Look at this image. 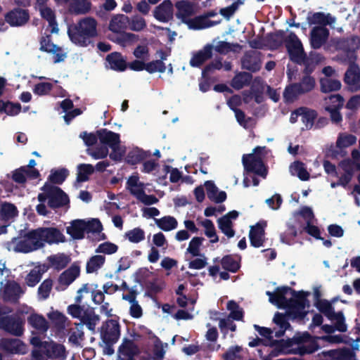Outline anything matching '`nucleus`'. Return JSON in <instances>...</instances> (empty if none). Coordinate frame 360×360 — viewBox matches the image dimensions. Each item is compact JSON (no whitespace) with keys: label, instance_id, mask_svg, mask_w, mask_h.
<instances>
[{"label":"nucleus","instance_id":"nucleus-1","mask_svg":"<svg viewBox=\"0 0 360 360\" xmlns=\"http://www.w3.org/2000/svg\"><path fill=\"white\" fill-rule=\"evenodd\" d=\"M98 22L93 17H84L68 25V35L75 44L86 47L98 37Z\"/></svg>","mask_w":360,"mask_h":360},{"label":"nucleus","instance_id":"nucleus-2","mask_svg":"<svg viewBox=\"0 0 360 360\" xmlns=\"http://www.w3.org/2000/svg\"><path fill=\"white\" fill-rule=\"evenodd\" d=\"M121 326L117 320L108 319L100 329L101 338L104 344L103 353L108 355L114 354L113 345L119 340Z\"/></svg>","mask_w":360,"mask_h":360},{"label":"nucleus","instance_id":"nucleus-3","mask_svg":"<svg viewBox=\"0 0 360 360\" xmlns=\"http://www.w3.org/2000/svg\"><path fill=\"white\" fill-rule=\"evenodd\" d=\"M12 243H15L13 250L16 252L29 253L44 248L40 228L28 231L20 240L13 238Z\"/></svg>","mask_w":360,"mask_h":360},{"label":"nucleus","instance_id":"nucleus-4","mask_svg":"<svg viewBox=\"0 0 360 360\" xmlns=\"http://www.w3.org/2000/svg\"><path fill=\"white\" fill-rule=\"evenodd\" d=\"M290 294L292 297L288 300V315L291 319H303L307 314V311H304V309L310 306L307 299L310 293L304 290L296 291L292 289Z\"/></svg>","mask_w":360,"mask_h":360},{"label":"nucleus","instance_id":"nucleus-5","mask_svg":"<svg viewBox=\"0 0 360 360\" xmlns=\"http://www.w3.org/2000/svg\"><path fill=\"white\" fill-rule=\"evenodd\" d=\"M335 48L342 52L338 56L341 60L347 63H354L357 58L356 51L360 48V37L340 39L335 43Z\"/></svg>","mask_w":360,"mask_h":360},{"label":"nucleus","instance_id":"nucleus-6","mask_svg":"<svg viewBox=\"0 0 360 360\" xmlns=\"http://www.w3.org/2000/svg\"><path fill=\"white\" fill-rule=\"evenodd\" d=\"M285 46L287 49L290 60L301 65L307 59V53L304 52L302 44L297 34L291 32L285 39Z\"/></svg>","mask_w":360,"mask_h":360},{"label":"nucleus","instance_id":"nucleus-7","mask_svg":"<svg viewBox=\"0 0 360 360\" xmlns=\"http://www.w3.org/2000/svg\"><path fill=\"white\" fill-rule=\"evenodd\" d=\"M345 99L339 94H331L323 99V108L330 114V120L333 124H339L342 121L340 110L343 108Z\"/></svg>","mask_w":360,"mask_h":360},{"label":"nucleus","instance_id":"nucleus-8","mask_svg":"<svg viewBox=\"0 0 360 360\" xmlns=\"http://www.w3.org/2000/svg\"><path fill=\"white\" fill-rule=\"evenodd\" d=\"M244 170L248 174H254L265 179L268 174L267 167L259 155L244 154L242 157Z\"/></svg>","mask_w":360,"mask_h":360},{"label":"nucleus","instance_id":"nucleus-9","mask_svg":"<svg viewBox=\"0 0 360 360\" xmlns=\"http://www.w3.org/2000/svg\"><path fill=\"white\" fill-rule=\"evenodd\" d=\"M24 323L25 321L18 315H9L0 318V328L17 337L23 334Z\"/></svg>","mask_w":360,"mask_h":360},{"label":"nucleus","instance_id":"nucleus-10","mask_svg":"<svg viewBox=\"0 0 360 360\" xmlns=\"http://www.w3.org/2000/svg\"><path fill=\"white\" fill-rule=\"evenodd\" d=\"M47 203L50 208L56 210L69 205L70 199L68 195L60 187L51 184Z\"/></svg>","mask_w":360,"mask_h":360},{"label":"nucleus","instance_id":"nucleus-11","mask_svg":"<svg viewBox=\"0 0 360 360\" xmlns=\"http://www.w3.org/2000/svg\"><path fill=\"white\" fill-rule=\"evenodd\" d=\"M266 222L259 221L251 226L249 231V239L251 246L258 248L264 245L265 238V227Z\"/></svg>","mask_w":360,"mask_h":360},{"label":"nucleus","instance_id":"nucleus-12","mask_svg":"<svg viewBox=\"0 0 360 360\" xmlns=\"http://www.w3.org/2000/svg\"><path fill=\"white\" fill-rule=\"evenodd\" d=\"M30 19L28 10L15 8L5 15V20L11 27H20L26 24Z\"/></svg>","mask_w":360,"mask_h":360},{"label":"nucleus","instance_id":"nucleus-13","mask_svg":"<svg viewBox=\"0 0 360 360\" xmlns=\"http://www.w3.org/2000/svg\"><path fill=\"white\" fill-rule=\"evenodd\" d=\"M24 293L20 285L15 281H8L3 290V299L5 302L13 304L18 302L20 295Z\"/></svg>","mask_w":360,"mask_h":360},{"label":"nucleus","instance_id":"nucleus-14","mask_svg":"<svg viewBox=\"0 0 360 360\" xmlns=\"http://www.w3.org/2000/svg\"><path fill=\"white\" fill-rule=\"evenodd\" d=\"M41 240L44 243L49 245L58 244L66 241L63 233L56 227H40Z\"/></svg>","mask_w":360,"mask_h":360},{"label":"nucleus","instance_id":"nucleus-15","mask_svg":"<svg viewBox=\"0 0 360 360\" xmlns=\"http://www.w3.org/2000/svg\"><path fill=\"white\" fill-rule=\"evenodd\" d=\"M154 18L162 22H167L173 19L174 8L171 0H164L155 7L153 11Z\"/></svg>","mask_w":360,"mask_h":360},{"label":"nucleus","instance_id":"nucleus-16","mask_svg":"<svg viewBox=\"0 0 360 360\" xmlns=\"http://www.w3.org/2000/svg\"><path fill=\"white\" fill-rule=\"evenodd\" d=\"M349 64V67L345 74L344 82L351 91H357L360 90V68L355 63Z\"/></svg>","mask_w":360,"mask_h":360},{"label":"nucleus","instance_id":"nucleus-17","mask_svg":"<svg viewBox=\"0 0 360 360\" xmlns=\"http://www.w3.org/2000/svg\"><path fill=\"white\" fill-rule=\"evenodd\" d=\"M0 347L5 352L9 354L26 353V345L19 339L16 338H2L0 342Z\"/></svg>","mask_w":360,"mask_h":360},{"label":"nucleus","instance_id":"nucleus-18","mask_svg":"<svg viewBox=\"0 0 360 360\" xmlns=\"http://www.w3.org/2000/svg\"><path fill=\"white\" fill-rule=\"evenodd\" d=\"M329 30L323 26H315L310 32V44L314 49H320L328 40Z\"/></svg>","mask_w":360,"mask_h":360},{"label":"nucleus","instance_id":"nucleus-19","mask_svg":"<svg viewBox=\"0 0 360 360\" xmlns=\"http://www.w3.org/2000/svg\"><path fill=\"white\" fill-rule=\"evenodd\" d=\"M139 354V348L132 340L124 338L118 348L120 360H136L134 356Z\"/></svg>","mask_w":360,"mask_h":360},{"label":"nucleus","instance_id":"nucleus-20","mask_svg":"<svg viewBox=\"0 0 360 360\" xmlns=\"http://www.w3.org/2000/svg\"><path fill=\"white\" fill-rule=\"evenodd\" d=\"M42 352L49 359L65 360L66 358L65 346L54 342H44Z\"/></svg>","mask_w":360,"mask_h":360},{"label":"nucleus","instance_id":"nucleus-21","mask_svg":"<svg viewBox=\"0 0 360 360\" xmlns=\"http://www.w3.org/2000/svg\"><path fill=\"white\" fill-rule=\"evenodd\" d=\"M80 274V268L77 264L71 265L68 269L65 270L58 277V281L60 285L64 288L61 290L65 289L69 286L79 276ZM56 290H60L59 287H56Z\"/></svg>","mask_w":360,"mask_h":360},{"label":"nucleus","instance_id":"nucleus-22","mask_svg":"<svg viewBox=\"0 0 360 360\" xmlns=\"http://www.w3.org/2000/svg\"><path fill=\"white\" fill-rule=\"evenodd\" d=\"M214 46L207 44L202 49L194 53L190 60V65L193 68L200 67L205 61L212 57Z\"/></svg>","mask_w":360,"mask_h":360},{"label":"nucleus","instance_id":"nucleus-23","mask_svg":"<svg viewBox=\"0 0 360 360\" xmlns=\"http://www.w3.org/2000/svg\"><path fill=\"white\" fill-rule=\"evenodd\" d=\"M259 54L255 52L245 53L241 59L242 68L252 72H258L261 69L262 65Z\"/></svg>","mask_w":360,"mask_h":360},{"label":"nucleus","instance_id":"nucleus-24","mask_svg":"<svg viewBox=\"0 0 360 360\" xmlns=\"http://www.w3.org/2000/svg\"><path fill=\"white\" fill-rule=\"evenodd\" d=\"M315 307L318 310L324 314L329 320L333 321V318H339L342 319L343 312L340 311L335 312L332 303L327 300H318L315 302Z\"/></svg>","mask_w":360,"mask_h":360},{"label":"nucleus","instance_id":"nucleus-25","mask_svg":"<svg viewBox=\"0 0 360 360\" xmlns=\"http://www.w3.org/2000/svg\"><path fill=\"white\" fill-rule=\"evenodd\" d=\"M97 136L101 143L108 146L110 148L120 145V136L117 133L103 128L97 130Z\"/></svg>","mask_w":360,"mask_h":360},{"label":"nucleus","instance_id":"nucleus-26","mask_svg":"<svg viewBox=\"0 0 360 360\" xmlns=\"http://www.w3.org/2000/svg\"><path fill=\"white\" fill-rule=\"evenodd\" d=\"M79 319L81 321L79 323L82 324V327H84V325H86L89 330L94 331L100 317L95 314L93 307H87L84 308L82 316Z\"/></svg>","mask_w":360,"mask_h":360},{"label":"nucleus","instance_id":"nucleus-27","mask_svg":"<svg viewBox=\"0 0 360 360\" xmlns=\"http://www.w3.org/2000/svg\"><path fill=\"white\" fill-rule=\"evenodd\" d=\"M66 232L73 240H82L86 233L84 219H75L66 228Z\"/></svg>","mask_w":360,"mask_h":360},{"label":"nucleus","instance_id":"nucleus-28","mask_svg":"<svg viewBox=\"0 0 360 360\" xmlns=\"http://www.w3.org/2000/svg\"><path fill=\"white\" fill-rule=\"evenodd\" d=\"M108 67L117 72H123L127 68V63L120 52H112L106 56Z\"/></svg>","mask_w":360,"mask_h":360},{"label":"nucleus","instance_id":"nucleus-29","mask_svg":"<svg viewBox=\"0 0 360 360\" xmlns=\"http://www.w3.org/2000/svg\"><path fill=\"white\" fill-rule=\"evenodd\" d=\"M205 186L207 198L215 203H221L226 200L227 195L225 191H219L218 188L212 181H206Z\"/></svg>","mask_w":360,"mask_h":360},{"label":"nucleus","instance_id":"nucleus-30","mask_svg":"<svg viewBox=\"0 0 360 360\" xmlns=\"http://www.w3.org/2000/svg\"><path fill=\"white\" fill-rule=\"evenodd\" d=\"M177 9L176 16L177 18L181 19L184 23H186L189 20L188 17L194 14V8L191 3L187 1L181 0L175 4Z\"/></svg>","mask_w":360,"mask_h":360},{"label":"nucleus","instance_id":"nucleus-31","mask_svg":"<svg viewBox=\"0 0 360 360\" xmlns=\"http://www.w3.org/2000/svg\"><path fill=\"white\" fill-rule=\"evenodd\" d=\"M18 215V210L14 204L8 202L0 204V221L11 223Z\"/></svg>","mask_w":360,"mask_h":360},{"label":"nucleus","instance_id":"nucleus-32","mask_svg":"<svg viewBox=\"0 0 360 360\" xmlns=\"http://www.w3.org/2000/svg\"><path fill=\"white\" fill-rule=\"evenodd\" d=\"M218 23H219V21L207 20L202 14L193 18H190L187 20L186 24L188 25L189 29L199 30L214 26Z\"/></svg>","mask_w":360,"mask_h":360},{"label":"nucleus","instance_id":"nucleus-33","mask_svg":"<svg viewBox=\"0 0 360 360\" xmlns=\"http://www.w3.org/2000/svg\"><path fill=\"white\" fill-rule=\"evenodd\" d=\"M307 21L309 25H319V26L326 27V25L333 24L335 22V18L330 13L325 14L323 12H316L307 17Z\"/></svg>","mask_w":360,"mask_h":360},{"label":"nucleus","instance_id":"nucleus-34","mask_svg":"<svg viewBox=\"0 0 360 360\" xmlns=\"http://www.w3.org/2000/svg\"><path fill=\"white\" fill-rule=\"evenodd\" d=\"M312 336L308 332L297 333L292 338L288 339L285 342V345L284 340H273L272 345H281V346L285 347H291L293 345H301L304 343H307L310 340H311Z\"/></svg>","mask_w":360,"mask_h":360},{"label":"nucleus","instance_id":"nucleus-35","mask_svg":"<svg viewBox=\"0 0 360 360\" xmlns=\"http://www.w3.org/2000/svg\"><path fill=\"white\" fill-rule=\"evenodd\" d=\"M27 323L33 328L41 333H46L49 328V323L46 319L42 315L38 314H31L27 318Z\"/></svg>","mask_w":360,"mask_h":360},{"label":"nucleus","instance_id":"nucleus-36","mask_svg":"<svg viewBox=\"0 0 360 360\" xmlns=\"http://www.w3.org/2000/svg\"><path fill=\"white\" fill-rule=\"evenodd\" d=\"M292 288L289 286L283 285L277 287L275 289V300L274 304L281 309H287L288 304V300L285 295L290 292L291 293Z\"/></svg>","mask_w":360,"mask_h":360},{"label":"nucleus","instance_id":"nucleus-37","mask_svg":"<svg viewBox=\"0 0 360 360\" xmlns=\"http://www.w3.org/2000/svg\"><path fill=\"white\" fill-rule=\"evenodd\" d=\"M77 172L75 186H77L76 184L89 181V176L94 172V167L91 164L81 163L77 165Z\"/></svg>","mask_w":360,"mask_h":360},{"label":"nucleus","instance_id":"nucleus-38","mask_svg":"<svg viewBox=\"0 0 360 360\" xmlns=\"http://www.w3.org/2000/svg\"><path fill=\"white\" fill-rule=\"evenodd\" d=\"M285 32L283 30L269 33L266 37V41L271 50L278 49L285 42Z\"/></svg>","mask_w":360,"mask_h":360},{"label":"nucleus","instance_id":"nucleus-39","mask_svg":"<svg viewBox=\"0 0 360 360\" xmlns=\"http://www.w3.org/2000/svg\"><path fill=\"white\" fill-rule=\"evenodd\" d=\"M327 356L330 360H357L354 352L347 348L330 349Z\"/></svg>","mask_w":360,"mask_h":360},{"label":"nucleus","instance_id":"nucleus-40","mask_svg":"<svg viewBox=\"0 0 360 360\" xmlns=\"http://www.w3.org/2000/svg\"><path fill=\"white\" fill-rule=\"evenodd\" d=\"M342 86L340 80L336 79L323 77L320 79V89L323 93H330L340 89Z\"/></svg>","mask_w":360,"mask_h":360},{"label":"nucleus","instance_id":"nucleus-41","mask_svg":"<svg viewBox=\"0 0 360 360\" xmlns=\"http://www.w3.org/2000/svg\"><path fill=\"white\" fill-rule=\"evenodd\" d=\"M252 78V75L250 72H240L237 74L231 81V86L237 90L241 89L245 86L248 85Z\"/></svg>","mask_w":360,"mask_h":360},{"label":"nucleus","instance_id":"nucleus-42","mask_svg":"<svg viewBox=\"0 0 360 360\" xmlns=\"http://www.w3.org/2000/svg\"><path fill=\"white\" fill-rule=\"evenodd\" d=\"M21 108V105L19 103L0 100V113H5L9 116H15L20 112Z\"/></svg>","mask_w":360,"mask_h":360},{"label":"nucleus","instance_id":"nucleus-43","mask_svg":"<svg viewBox=\"0 0 360 360\" xmlns=\"http://www.w3.org/2000/svg\"><path fill=\"white\" fill-rule=\"evenodd\" d=\"M290 172L292 175H297L301 181H307L310 178V174L307 172L305 165L301 161H295L290 167Z\"/></svg>","mask_w":360,"mask_h":360},{"label":"nucleus","instance_id":"nucleus-44","mask_svg":"<svg viewBox=\"0 0 360 360\" xmlns=\"http://www.w3.org/2000/svg\"><path fill=\"white\" fill-rule=\"evenodd\" d=\"M333 321H335L334 326L329 324H324L321 326V329L327 334H331L338 330L342 333L346 332L347 330V324L345 323V316L342 315V319L339 318H333Z\"/></svg>","mask_w":360,"mask_h":360},{"label":"nucleus","instance_id":"nucleus-45","mask_svg":"<svg viewBox=\"0 0 360 360\" xmlns=\"http://www.w3.org/2000/svg\"><path fill=\"white\" fill-rule=\"evenodd\" d=\"M150 155V153L149 152L137 148L128 153L126 157V161L127 163L134 165L142 162Z\"/></svg>","mask_w":360,"mask_h":360},{"label":"nucleus","instance_id":"nucleus-46","mask_svg":"<svg viewBox=\"0 0 360 360\" xmlns=\"http://www.w3.org/2000/svg\"><path fill=\"white\" fill-rule=\"evenodd\" d=\"M303 111L300 112L302 121L304 124L307 129H311L314 125L315 120L317 118L318 113L315 110L309 109L307 107H301Z\"/></svg>","mask_w":360,"mask_h":360},{"label":"nucleus","instance_id":"nucleus-47","mask_svg":"<svg viewBox=\"0 0 360 360\" xmlns=\"http://www.w3.org/2000/svg\"><path fill=\"white\" fill-rule=\"evenodd\" d=\"M157 226L164 231H169L177 227L178 222L174 217L165 216L155 219Z\"/></svg>","mask_w":360,"mask_h":360},{"label":"nucleus","instance_id":"nucleus-48","mask_svg":"<svg viewBox=\"0 0 360 360\" xmlns=\"http://www.w3.org/2000/svg\"><path fill=\"white\" fill-rule=\"evenodd\" d=\"M74 2L70 5V11L75 15L86 14L91 7L89 1H80L79 0H73Z\"/></svg>","mask_w":360,"mask_h":360},{"label":"nucleus","instance_id":"nucleus-49","mask_svg":"<svg viewBox=\"0 0 360 360\" xmlns=\"http://www.w3.org/2000/svg\"><path fill=\"white\" fill-rule=\"evenodd\" d=\"M105 262V256L97 255L92 256L88 260L86 266V271L88 274L94 273L97 271L104 264Z\"/></svg>","mask_w":360,"mask_h":360},{"label":"nucleus","instance_id":"nucleus-50","mask_svg":"<svg viewBox=\"0 0 360 360\" xmlns=\"http://www.w3.org/2000/svg\"><path fill=\"white\" fill-rule=\"evenodd\" d=\"M297 236V231L293 224H288V229L284 232L281 233L280 240L283 243L291 245L295 243V238Z\"/></svg>","mask_w":360,"mask_h":360},{"label":"nucleus","instance_id":"nucleus-51","mask_svg":"<svg viewBox=\"0 0 360 360\" xmlns=\"http://www.w3.org/2000/svg\"><path fill=\"white\" fill-rule=\"evenodd\" d=\"M69 175V171L65 168L51 170L48 180L53 184H62Z\"/></svg>","mask_w":360,"mask_h":360},{"label":"nucleus","instance_id":"nucleus-52","mask_svg":"<svg viewBox=\"0 0 360 360\" xmlns=\"http://www.w3.org/2000/svg\"><path fill=\"white\" fill-rule=\"evenodd\" d=\"M51 265L57 270H61L66 267L70 259L64 254L51 255L48 257Z\"/></svg>","mask_w":360,"mask_h":360},{"label":"nucleus","instance_id":"nucleus-53","mask_svg":"<svg viewBox=\"0 0 360 360\" xmlns=\"http://www.w3.org/2000/svg\"><path fill=\"white\" fill-rule=\"evenodd\" d=\"M221 264L225 271L232 273L237 272L240 267L239 262L231 255L223 257L221 259Z\"/></svg>","mask_w":360,"mask_h":360},{"label":"nucleus","instance_id":"nucleus-54","mask_svg":"<svg viewBox=\"0 0 360 360\" xmlns=\"http://www.w3.org/2000/svg\"><path fill=\"white\" fill-rule=\"evenodd\" d=\"M315 79L310 75H304L300 82L296 83L302 94L308 93L315 87Z\"/></svg>","mask_w":360,"mask_h":360},{"label":"nucleus","instance_id":"nucleus-55","mask_svg":"<svg viewBox=\"0 0 360 360\" xmlns=\"http://www.w3.org/2000/svg\"><path fill=\"white\" fill-rule=\"evenodd\" d=\"M48 316L58 331L65 329L67 318L63 313L56 311L50 313Z\"/></svg>","mask_w":360,"mask_h":360},{"label":"nucleus","instance_id":"nucleus-56","mask_svg":"<svg viewBox=\"0 0 360 360\" xmlns=\"http://www.w3.org/2000/svg\"><path fill=\"white\" fill-rule=\"evenodd\" d=\"M128 17L120 15L113 17L110 21L109 29L114 33H120L121 30L125 27V20Z\"/></svg>","mask_w":360,"mask_h":360},{"label":"nucleus","instance_id":"nucleus-57","mask_svg":"<svg viewBox=\"0 0 360 360\" xmlns=\"http://www.w3.org/2000/svg\"><path fill=\"white\" fill-rule=\"evenodd\" d=\"M218 227L221 231L228 238H232L235 235V231L233 229V223L225 217H220L217 219Z\"/></svg>","mask_w":360,"mask_h":360},{"label":"nucleus","instance_id":"nucleus-58","mask_svg":"<svg viewBox=\"0 0 360 360\" xmlns=\"http://www.w3.org/2000/svg\"><path fill=\"white\" fill-rule=\"evenodd\" d=\"M356 141V137L352 134H340L336 141V146L340 150L354 145Z\"/></svg>","mask_w":360,"mask_h":360},{"label":"nucleus","instance_id":"nucleus-59","mask_svg":"<svg viewBox=\"0 0 360 360\" xmlns=\"http://www.w3.org/2000/svg\"><path fill=\"white\" fill-rule=\"evenodd\" d=\"M44 271L39 268L32 269L25 277V283L30 287L35 286L41 280Z\"/></svg>","mask_w":360,"mask_h":360},{"label":"nucleus","instance_id":"nucleus-60","mask_svg":"<svg viewBox=\"0 0 360 360\" xmlns=\"http://www.w3.org/2000/svg\"><path fill=\"white\" fill-rule=\"evenodd\" d=\"M300 95H302V94L300 92L296 83L286 86L283 92V98L286 102H293Z\"/></svg>","mask_w":360,"mask_h":360},{"label":"nucleus","instance_id":"nucleus-61","mask_svg":"<svg viewBox=\"0 0 360 360\" xmlns=\"http://www.w3.org/2000/svg\"><path fill=\"white\" fill-rule=\"evenodd\" d=\"M240 46L238 43H229L224 41H218L217 44L214 46L216 52L219 54L226 55L231 51H235L233 48H240Z\"/></svg>","mask_w":360,"mask_h":360},{"label":"nucleus","instance_id":"nucleus-62","mask_svg":"<svg viewBox=\"0 0 360 360\" xmlns=\"http://www.w3.org/2000/svg\"><path fill=\"white\" fill-rule=\"evenodd\" d=\"M39 50L49 53L53 52L54 50L56 51V49L58 46L53 43L51 36L50 34L41 36L39 39Z\"/></svg>","mask_w":360,"mask_h":360},{"label":"nucleus","instance_id":"nucleus-63","mask_svg":"<svg viewBox=\"0 0 360 360\" xmlns=\"http://www.w3.org/2000/svg\"><path fill=\"white\" fill-rule=\"evenodd\" d=\"M204 240L202 237H193L189 243L187 252L193 257L201 256L200 248Z\"/></svg>","mask_w":360,"mask_h":360},{"label":"nucleus","instance_id":"nucleus-64","mask_svg":"<svg viewBox=\"0 0 360 360\" xmlns=\"http://www.w3.org/2000/svg\"><path fill=\"white\" fill-rule=\"evenodd\" d=\"M145 70L150 74H153L156 72L163 73L166 70V66L165 63L161 60H155L146 63Z\"/></svg>","mask_w":360,"mask_h":360}]
</instances>
